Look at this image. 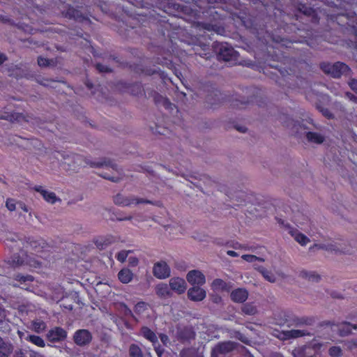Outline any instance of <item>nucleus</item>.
I'll return each instance as SVG.
<instances>
[{"instance_id":"obj_1","label":"nucleus","mask_w":357,"mask_h":357,"mask_svg":"<svg viewBox=\"0 0 357 357\" xmlns=\"http://www.w3.org/2000/svg\"><path fill=\"white\" fill-rule=\"evenodd\" d=\"M63 158L62 165L66 171L77 172L84 163L89 165L91 167L100 168L109 167L117 173V176H109L107 173L100 174V176L109 180L113 183H119L123 178V169L108 158H102L98 162H93L85 158L83 155L74 153L63 152L61 153Z\"/></svg>"},{"instance_id":"obj_2","label":"nucleus","mask_w":357,"mask_h":357,"mask_svg":"<svg viewBox=\"0 0 357 357\" xmlns=\"http://www.w3.org/2000/svg\"><path fill=\"white\" fill-rule=\"evenodd\" d=\"M287 119L283 123L291 130L293 135L298 138L305 135L310 143L320 144L324 142V136L320 133L310 131L312 128L306 124L304 120L300 122L290 118Z\"/></svg>"},{"instance_id":"obj_3","label":"nucleus","mask_w":357,"mask_h":357,"mask_svg":"<svg viewBox=\"0 0 357 357\" xmlns=\"http://www.w3.org/2000/svg\"><path fill=\"white\" fill-rule=\"evenodd\" d=\"M213 47L217 53L219 60L225 61H236L238 57V53L227 43H214Z\"/></svg>"},{"instance_id":"obj_4","label":"nucleus","mask_w":357,"mask_h":357,"mask_svg":"<svg viewBox=\"0 0 357 357\" xmlns=\"http://www.w3.org/2000/svg\"><path fill=\"white\" fill-rule=\"evenodd\" d=\"M320 68L326 74L331 75L335 78H339L342 75H349L351 72L350 68L347 64L340 61L334 63H321Z\"/></svg>"},{"instance_id":"obj_5","label":"nucleus","mask_w":357,"mask_h":357,"mask_svg":"<svg viewBox=\"0 0 357 357\" xmlns=\"http://www.w3.org/2000/svg\"><path fill=\"white\" fill-rule=\"evenodd\" d=\"M113 202L119 206H130L132 204H155L152 201L144 198H139L135 195L126 196L120 192L113 196Z\"/></svg>"},{"instance_id":"obj_6","label":"nucleus","mask_w":357,"mask_h":357,"mask_svg":"<svg viewBox=\"0 0 357 357\" xmlns=\"http://www.w3.org/2000/svg\"><path fill=\"white\" fill-rule=\"evenodd\" d=\"M181 176L183 177L185 180L192 183L196 188H199L201 191H203L202 185L200 183L201 181L203 182V183L205 185H211L213 183L211 178L206 174L190 173L181 174Z\"/></svg>"},{"instance_id":"obj_7","label":"nucleus","mask_w":357,"mask_h":357,"mask_svg":"<svg viewBox=\"0 0 357 357\" xmlns=\"http://www.w3.org/2000/svg\"><path fill=\"white\" fill-rule=\"evenodd\" d=\"M238 344L232 341H225L218 343L212 349L211 357H222L234 351Z\"/></svg>"},{"instance_id":"obj_8","label":"nucleus","mask_w":357,"mask_h":357,"mask_svg":"<svg viewBox=\"0 0 357 357\" xmlns=\"http://www.w3.org/2000/svg\"><path fill=\"white\" fill-rule=\"evenodd\" d=\"M93 339L91 333L86 329H79L73 335V340L77 346L84 347L89 345Z\"/></svg>"},{"instance_id":"obj_9","label":"nucleus","mask_w":357,"mask_h":357,"mask_svg":"<svg viewBox=\"0 0 357 357\" xmlns=\"http://www.w3.org/2000/svg\"><path fill=\"white\" fill-rule=\"evenodd\" d=\"M176 338L182 343L190 342L195 338V332L190 326H177Z\"/></svg>"},{"instance_id":"obj_10","label":"nucleus","mask_w":357,"mask_h":357,"mask_svg":"<svg viewBox=\"0 0 357 357\" xmlns=\"http://www.w3.org/2000/svg\"><path fill=\"white\" fill-rule=\"evenodd\" d=\"M227 97L220 91L215 89L209 92L206 97V103L211 107L215 108L222 104Z\"/></svg>"},{"instance_id":"obj_11","label":"nucleus","mask_w":357,"mask_h":357,"mask_svg":"<svg viewBox=\"0 0 357 357\" xmlns=\"http://www.w3.org/2000/svg\"><path fill=\"white\" fill-rule=\"evenodd\" d=\"M169 266L164 261L156 262L153 268V275L158 279H165L170 276Z\"/></svg>"},{"instance_id":"obj_12","label":"nucleus","mask_w":357,"mask_h":357,"mask_svg":"<svg viewBox=\"0 0 357 357\" xmlns=\"http://www.w3.org/2000/svg\"><path fill=\"white\" fill-rule=\"evenodd\" d=\"M326 250L335 254L353 255L355 253V250L351 243L348 245L327 244Z\"/></svg>"},{"instance_id":"obj_13","label":"nucleus","mask_w":357,"mask_h":357,"mask_svg":"<svg viewBox=\"0 0 357 357\" xmlns=\"http://www.w3.org/2000/svg\"><path fill=\"white\" fill-rule=\"evenodd\" d=\"M310 333L305 329H292L289 331H283L278 336L280 340H287L289 339H294L299 337L305 335H310Z\"/></svg>"},{"instance_id":"obj_14","label":"nucleus","mask_w":357,"mask_h":357,"mask_svg":"<svg viewBox=\"0 0 357 357\" xmlns=\"http://www.w3.org/2000/svg\"><path fill=\"white\" fill-rule=\"evenodd\" d=\"M47 339L51 342H56L64 340L67 337V332L61 327H55L46 335Z\"/></svg>"},{"instance_id":"obj_15","label":"nucleus","mask_w":357,"mask_h":357,"mask_svg":"<svg viewBox=\"0 0 357 357\" xmlns=\"http://www.w3.org/2000/svg\"><path fill=\"white\" fill-rule=\"evenodd\" d=\"M289 321L292 323V327L303 328L305 326H312L315 319L312 317H292L291 319H289Z\"/></svg>"},{"instance_id":"obj_16","label":"nucleus","mask_w":357,"mask_h":357,"mask_svg":"<svg viewBox=\"0 0 357 357\" xmlns=\"http://www.w3.org/2000/svg\"><path fill=\"white\" fill-rule=\"evenodd\" d=\"M186 279L189 283L192 285H202L206 282L204 275L197 270L189 271L186 275Z\"/></svg>"},{"instance_id":"obj_17","label":"nucleus","mask_w":357,"mask_h":357,"mask_svg":"<svg viewBox=\"0 0 357 357\" xmlns=\"http://www.w3.org/2000/svg\"><path fill=\"white\" fill-rule=\"evenodd\" d=\"M199 286H194L188 289V296L189 299L193 301H201L205 298L206 291Z\"/></svg>"},{"instance_id":"obj_18","label":"nucleus","mask_w":357,"mask_h":357,"mask_svg":"<svg viewBox=\"0 0 357 357\" xmlns=\"http://www.w3.org/2000/svg\"><path fill=\"white\" fill-rule=\"evenodd\" d=\"M0 119L6 120L10 123L29 121L27 116H26L23 113L20 112H4L3 114L0 115Z\"/></svg>"},{"instance_id":"obj_19","label":"nucleus","mask_w":357,"mask_h":357,"mask_svg":"<svg viewBox=\"0 0 357 357\" xmlns=\"http://www.w3.org/2000/svg\"><path fill=\"white\" fill-rule=\"evenodd\" d=\"M230 298L234 303H243L248 298V291L245 288H237L231 292Z\"/></svg>"},{"instance_id":"obj_20","label":"nucleus","mask_w":357,"mask_h":357,"mask_svg":"<svg viewBox=\"0 0 357 357\" xmlns=\"http://www.w3.org/2000/svg\"><path fill=\"white\" fill-rule=\"evenodd\" d=\"M63 14L66 17L75 20L77 22L88 20V18H86L80 10L72 6H68V8L63 12Z\"/></svg>"},{"instance_id":"obj_21","label":"nucleus","mask_w":357,"mask_h":357,"mask_svg":"<svg viewBox=\"0 0 357 357\" xmlns=\"http://www.w3.org/2000/svg\"><path fill=\"white\" fill-rule=\"evenodd\" d=\"M170 289L181 294L185 292L186 289V282L181 278H172L169 280Z\"/></svg>"},{"instance_id":"obj_22","label":"nucleus","mask_w":357,"mask_h":357,"mask_svg":"<svg viewBox=\"0 0 357 357\" xmlns=\"http://www.w3.org/2000/svg\"><path fill=\"white\" fill-rule=\"evenodd\" d=\"M298 277L310 282L315 283L319 282L321 279V276L316 271H307L304 269L299 272Z\"/></svg>"},{"instance_id":"obj_23","label":"nucleus","mask_w":357,"mask_h":357,"mask_svg":"<svg viewBox=\"0 0 357 357\" xmlns=\"http://www.w3.org/2000/svg\"><path fill=\"white\" fill-rule=\"evenodd\" d=\"M6 245L13 250H18L23 245L22 239L16 234H10L6 238Z\"/></svg>"},{"instance_id":"obj_24","label":"nucleus","mask_w":357,"mask_h":357,"mask_svg":"<svg viewBox=\"0 0 357 357\" xmlns=\"http://www.w3.org/2000/svg\"><path fill=\"white\" fill-rule=\"evenodd\" d=\"M33 189L35 191L40 193L45 201L51 204L55 203L57 200V197L54 192L44 190L41 185H36Z\"/></svg>"},{"instance_id":"obj_25","label":"nucleus","mask_w":357,"mask_h":357,"mask_svg":"<svg viewBox=\"0 0 357 357\" xmlns=\"http://www.w3.org/2000/svg\"><path fill=\"white\" fill-rule=\"evenodd\" d=\"M140 333L144 338L152 342L153 344H158V340L156 334L149 327H142Z\"/></svg>"},{"instance_id":"obj_26","label":"nucleus","mask_w":357,"mask_h":357,"mask_svg":"<svg viewBox=\"0 0 357 357\" xmlns=\"http://www.w3.org/2000/svg\"><path fill=\"white\" fill-rule=\"evenodd\" d=\"M156 294L160 298H168L172 296L171 289L167 284L160 283L155 287Z\"/></svg>"},{"instance_id":"obj_27","label":"nucleus","mask_w":357,"mask_h":357,"mask_svg":"<svg viewBox=\"0 0 357 357\" xmlns=\"http://www.w3.org/2000/svg\"><path fill=\"white\" fill-rule=\"evenodd\" d=\"M27 244H29L35 251H39L44 248L47 243L43 239H35L31 237H28L26 240Z\"/></svg>"},{"instance_id":"obj_28","label":"nucleus","mask_w":357,"mask_h":357,"mask_svg":"<svg viewBox=\"0 0 357 357\" xmlns=\"http://www.w3.org/2000/svg\"><path fill=\"white\" fill-rule=\"evenodd\" d=\"M134 274L127 268H122L118 273L119 280L123 284H128L132 280Z\"/></svg>"},{"instance_id":"obj_29","label":"nucleus","mask_w":357,"mask_h":357,"mask_svg":"<svg viewBox=\"0 0 357 357\" xmlns=\"http://www.w3.org/2000/svg\"><path fill=\"white\" fill-rule=\"evenodd\" d=\"M8 264L14 268L24 266L26 264V261L23 257H21L19 254H14L8 260Z\"/></svg>"},{"instance_id":"obj_30","label":"nucleus","mask_w":357,"mask_h":357,"mask_svg":"<svg viewBox=\"0 0 357 357\" xmlns=\"http://www.w3.org/2000/svg\"><path fill=\"white\" fill-rule=\"evenodd\" d=\"M14 279L18 282H20L21 284L23 286L22 288L26 289V283L27 282H31L34 280V278L31 275H22L20 273H18L15 275Z\"/></svg>"},{"instance_id":"obj_31","label":"nucleus","mask_w":357,"mask_h":357,"mask_svg":"<svg viewBox=\"0 0 357 357\" xmlns=\"http://www.w3.org/2000/svg\"><path fill=\"white\" fill-rule=\"evenodd\" d=\"M15 357H43L39 353L31 349H20L15 354Z\"/></svg>"},{"instance_id":"obj_32","label":"nucleus","mask_w":357,"mask_h":357,"mask_svg":"<svg viewBox=\"0 0 357 357\" xmlns=\"http://www.w3.org/2000/svg\"><path fill=\"white\" fill-rule=\"evenodd\" d=\"M241 311L246 315H255L258 312L257 306L253 303H246L241 306Z\"/></svg>"},{"instance_id":"obj_33","label":"nucleus","mask_w":357,"mask_h":357,"mask_svg":"<svg viewBox=\"0 0 357 357\" xmlns=\"http://www.w3.org/2000/svg\"><path fill=\"white\" fill-rule=\"evenodd\" d=\"M255 269H257L263 277L268 280L270 282H275L276 280V278L273 273H272L271 271H268L266 268H265L263 266H256Z\"/></svg>"},{"instance_id":"obj_34","label":"nucleus","mask_w":357,"mask_h":357,"mask_svg":"<svg viewBox=\"0 0 357 357\" xmlns=\"http://www.w3.org/2000/svg\"><path fill=\"white\" fill-rule=\"evenodd\" d=\"M212 287L214 289L222 290V291H229L231 286L229 285L227 282H225L222 279H215L212 282Z\"/></svg>"},{"instance_id":"obj_35","label":"nucleus","mask_w":357,"mask_h":357,"mask_svg":"<svg viewBox=\"0 0 357 357\" xmlns=\"http://www.w3.org/2000/svg\"><path fill=\"white\" fill-rule=\"evenodd\" d=\"M339 334L342 337L347 336L351 333V323L345 321L338 326Z\"/></svg>"},{"instance_id":"obj_36","label":"nucleus","mask_w":357,"mask_h":357,"mask_svg":"<svg viewBox=\"0 0 357 357\" xmlns=\"http://www.w3.org/2000/svg\"><path fill=\"white\" fill-rule=\"evenodd\" d=\"M27 341L31 342V343L34 344L35 345L40 347H45V342L40 337L35 335H29L25 338Z\"/></svg>"},{"instance_id":"obj_37","label":"nucleus","mask_w":357,"mask_h":357,"mask_svg":"<svg viewBox=\"0 0 357 357\" xmlns=\"http://www.w3.org/2000/svg\"><path fill=\"white\" fill-rule=\"evenodd\" d=\"M129 355L130 357H144L141 348L135 344L130 345Z\"/></svg>"},{"instance_id":"obj_38","label":"nucleus","mask_w":357,"mask_h":357,"mask_svg":"<svg viewBox=\"0 0 357 357\" xmlns=\"http://www.w3.org/2000/svg\"><path fill=\"white\" fill-rule=\"evenodd\" d=\"M292 236L294 237V239L301 245H305L307 242L310 241L309 238L305 235L298 232V231L293 232Z\"/></svg>"},{"instance_id":"obj_39","label":"nucleus","mask_w":357,"mask_h":357,"mask_svg":"<svg viewBox=\"0 0 357 357\" xmlns=\"http://www.w3.org/2000/svg\"><path fill=\"white\" fill-rule=\"evenodd\" d=\"M297 10L306 16H313L314 13V10L312 8L307 6L305 4L298 5Z\"/></svg>"},{"instance_id":"obj_40","label":"nucleus","mask_w":357,"mask_h":357,"mask_svg":"<svg viewBox=\"0 0 357 357\" xmlns=\"http://www.w3.org/2000/svg\"><path fill=\"white\" fill-rule=\"evenodd\" d=\"M292 317H295V315H294L289 312H282L281 313L282 321H281L280 324L281 325L286 324L289 328L292 327V325H293L292 323L289 321V319H291Z\"/></svg>"},{"instance_id":"obj_41","label":"nucleus","mask_w":357,"mask_h":357,"mask_svg":"<svg viewBox=\"0 0 357 357\" xmlns=\"http://www.w3.org/2000/svg\"><path fill=\"white\" fill-rule=\"evenodd\" d=\"M32 327L35 332L40 333L45 331L46 324L43 321H36L32 322Z\"/></svg>"},{"instance_id":"obj_42","label":"nucleus","mask_w":357,"mask_h":357,"mask_svg":"<svg viewBox=\"0 0 357 357\" xmlns=\"http://www.w3.org/2000/svg\"><path fill=\"white\" fill-rule=\"evenodd\" d=\"M148 94H149V97L153 98L155 104L157 106L160 105V102L162 101V98H164L162 96H161L158 92H156L155 91H153V90H151L150 91H149Z\"/></svg>"},{"instance_id":"obj_43","label":"nucleus","mask_w":357,"mask_h":357,"mask_svg":"<svg viewBox=\"0 0 357 357\" xmlns=\"http://www.w3.org/2000/svg\"><path fill=\"white\" fill-rule=\"evenodd\" d=\"M317 108L326 118L328 119H333L335 118L333 114L328 108L321 105H317Z\"/></svg>"},{"instance_id":"obj_44","label":"nucleus","mask_w":357,"mask_h":357,"mask_svg":"<svg viewBox=\"0 0 357 357\" xmlns=\"http://www.w3.org/2000/svg\"><path fill=\"white\" fill-rule=\"evenodd\" d=\"M94 66L96 69L100 73H110L112 72V69L111 68L100 63H96Z\"/></svg>"},{"instance_id":"obj_45","label":"nucleus","mask_w":357,"mask_h":357,"mask_svg":"<svg viewBox=\"0 0 357 357\" xmlns=\"http://www.w3.org/2000/svg\"><path fill=\"white\" fill-rule=\"evenodd\" d=\"M159 107H163L169 111H172L174 109H176L175 105L172 104L168 98H163L162 101L160 102V105Z\"/></svg>"},{"instance_id":"obj_46","label":"nucleus","mask_w":357,"mask_h":357,"mask_svg":"<svg viewBox=\"0 0 357 357\" xmlns=\"http://www.w3.org/2000/svg\"><path fill=\"white\" fill-rule=\"evenodd\" d=\"M328 354L332 357H340L342 355V351L340 347H332L329 349Z\"/></svg>"},{"instance_id":"obj_47","label":"nucleus","mask_w":357,"mask_h":357,"mask_svg":"<svg viewBox=\"0 0 357 357\" xmlns=\"http://www.w3.org/2000/svg\"><path fill=\"white\" fill-rule=\"evenodd\" d=\"M234 337L243 342L244 344H249L250 341V340L243 333L239 331H234Z\"/></svg>"},{"instance_id":"obj_48","label":"nucleus","mask_w":357,"mask_h":357,"mask_svg":"<svg viewBox=\"0 0 357 357\" xmlns=\"http://www.w3.org/2000/svg\"><path fill=\"white\" fill-rule=\"evenodd\" d=\"M0 349L5 350L8 354H10L12 352V344L5 342L3 338L0 337Z\"/></svg>"},{"instance_id":"obj_49","label":"nucleus","mask_w":357,"mask_h":357,"mask_svg":"<svg viewBox=\"0 0 357 357\" xmlns=\"http://www.w3.org/2000/svg\"><path fill=\"white\" fill-rule=\"evenodd\" d=\"M17 202L14 199L8 198L6 201V206L10 211H14L16 209Z\"/></svg>"},{"instance_id":"obj_50","label":"nucleus","mask_w":357,"mask_h":357,"mask_svg":"<svg viewBox=\"0 0 357 357\" xmlns=\"http://www.w3.org/2000/svg\"><path fill=\"white\" fill-rule=\"evenodd\" d=\"M242 258L248 262H255V261H264V259L252 255H243Z\"/></svg>"},{"instance_id":"obj_51","label":"nucleus","mask_w":357,"mask_h":357,"mask_svg":"<svg viewBox=\"0 0 357 357\" xmlns=\"http://www.w3.org/2000/svg\"><path fill=\"white\" fill-rule=\"evenodd\" d=\"M131 251L130 250H121L120 251L117 255H116V259L118 261H121V262H124L126 259V258L128 257V253L130 252Z\"/></svg>"},{"instance_id":"obj_52","label":"nucleus","mask_w":357,"mask_h":357,"mask_svg":"<svg viewBox=\"0 0 357 357\" xmlns=\"http://www.w3.org/2000/svg\"><path fill=\"white\" fill-rule=\"evenodd\" d=\"M65 351L71 357H80L79 349L77 348L70 349L67 347Z\"/></svg>"},{"instance_id":"obj_53","label":"nucleus","mask_w":357,"mask_h":357,"mask_svg":"<svg viewBox=\"0 0 357 357\" xmlns=\"http://www.w3.org/2000/svg\"><path fill=\"white\" fill-rule=\"evenodd\" d=\"M146 304L144 302H139L135 306V312L141 314L145 310Z\"/></svg>"},{"instance_id":"obj_54","label":"nucleus","mask_w":357,"mask_h":357,"mask_svg":"<svg viewBox=\"0 0 357 357\" xmlns=\"http://www.w3.org/2000/svg\"><path fill=\"white\" fill-rule=\"evenodd\" d=\"M38 64L40 67H47L49 66V59L44 58L43 56L38 57Z\"/></svg>"},{"instance_id":"obj_55","label":"nucleus","mask_w":357,"mask_h":357,"mask_svg":"<svg viewBox=\"0 0 357 357\" xmlns=\"http://www.w3.org/2000/svg\"><path fill=\"white\" fill-rule=\"evenodd\" d=\"M26 264H29L31 266H33L34 268H38L41 266V262L38 261L37 259L34 258H30L27 261H26Z\"/></svg>"},{"instance_id":"obj_56","label":"nucleus","mask_w":357,"mask_h":357,"mask_svg":"<svg viewBox=\"0 0 357 357\" xmlns=\"http://www.w3.org/2000/svg\"><path fill=\"white\" fill-rule=\"evenodd\" d=\"M153 345L154 347V350L155 351L158 356L162 357L164 354L165 349L159 344L158 342V344H153Z\"/></svg>"},{"instance_id":"obj_57","label":"nucleus","mask_w":357,"mask_h":357,"mask_svg":"<svg viewBox=\"0 0 357 357\" xmlns=\"http://www.w3.org/2000/svg\"><path fill=\"white\" fill-rule=\"evenodd\" d=\"M248 104V101L236 100L233 102V106L238 108H243Z\"/></svg>"},{"instance_id":"obj_58","label":"nucleus","mask_w":357,"mask_h":357,"mask_svg":"<svg viewBox=\"0 0 357 357\" xmlns=\"http://www.w3.org/2000/svg\"><path fill=\"white\" fill-rule=\"evenodd\" d=\"M211 301L214 303L220 304L222 303V298L218 294H213L211 295Z\"/></svg>"},{"instance_id":"obj_59","label":"nucleus","mask_w":357,"mask_h":357,"mask_svg":"<svg viewBox=\"0 0 357 357\" xmlns=\"http://www.w3.org/2000/svg\"><path fill=\"white\" fill-rule=\"evenodd\" d=\"M222 0H193V1H195V3L197 4V6H199V8L202 7V6L200 4H199V1H203V2H206L207 3H209V4H213V3H221Z\"/></svg>"},{"instance_id":"obj_60","label":"nucleus","mask_w":357,"mask_h":357,"mask_svg":"<svg viewBox=\"0 0 357 357\" xmlns=\"http://www.w3.org/2000/svg\"><path fill=\"white\" fill-rule=\"evenodd\" d=\"M159 337H160L161 342H162L163 345L167 347V344L169 343V337L165 334L160 333L159 335Z\"/></svg>"},{"instance_id":"obj_61","label":"nucleus","mask_w":357,"mask_h":357,"mask_svg":"<svg viewBox=\"0 0 357 357\" xmlns=\"http://www.w3.org/2000/svg\"><path fill=\"white\" fill-rule=\"evenodd\" d=\"M204 28L207 30H214L218 31L220 29V27L218 26L216 24H205L204 26Z\"/></svg>"},{"instance_id":"obj_62","label":"nucleus","mask_w":357,"mask_h":357,"mask_svg":"<svg viewBox=\"0 0 357 357\" xmlns=\"http://www.w3.org/2000/svg\"><path fill=\"white\" fill-rule=\"evenodd\" d=\"M6 317L5 310L0 306V324L5 321Z\"/></svg>"},{"instance_id":"obj_63","label":"nucleus","mask_w":357,"mask_h":357,"mask_svg":"<svg viewBox=\"0 0 357 357\" xmlns=\"http://www.w3.org/2000/svg\"><path fill=\"white\" fill-rule=\"evenodd\" d=\"M128 262L132 266H136L139 263V260L137 257H131L128 259Z\"/></svg>"},{"instance_id":"obj_64","label":"nucleus","mask_w":357,"mask_h":357,"mask_svg":"<svg viewBox=\"0 0 357 357\" xmlns=\"http://www.w3.org/2000/svg\"><path fill=\"white\" fill-rule=\"evenodd\" d=\"M349 86L351 89L357 93V80L351 79L349 82Z\"/></svg>"}]
</instances>
